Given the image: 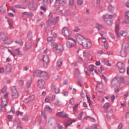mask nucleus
Masks as SVG:
<instances>
[{"label":"nucleus","mask_w":129,"mask_h":129,"mask_svg":"<svg viewBox=\"0 0 129 129\" xmlns=\"http://www.w3.org/2000/svg\"><path fill=\"white\" fill-rule=\"evenodd\" d=\"M26 48L27 50H29L32 48V43H30L29 42L26 43Z\"/></svg>","instance_id":"nucleus-36"},{"label":"nucleus","mask_w":129,"mask_h":129,"mask_svg":"<svg viewBox=\"0 0 129 129\" xmlns=\"http://www.w3.org/2000/svg\"><path fill=\"white\" fill-rule=\"evenodd\" d=\"M74 32H79L80 31V29L78 27H75L74 29Z\"/></svg>","instance_id":"nucleus-53"},{"label":"nucleus","mask_w":129,"mask_h":129,"mask_svg":"<svg viewBox=\"0 0 129 129\" xmlns=\"http://www.w3.org/2000/svg\"><path fill=\"white\" fill-rule=\"evenodd\" d=\"M41 10H42V11H44L45 13H46V8L44 6H41L40 7Z\"/></svg>","instance_id":"nucleus-63"},{"label":"nucleus","mask_w":129,"mask_h":129,"mask_svg":"<svg viewBox=\"0 0 129 129\" xmlns=\"http://www.w3.org/2000/svg\"><path fill=\"white\" fill-rule=\"evenodd\" d=\"M84 57H86V59L88 60V61H91V59L92 57H91V54L90 52L84 51L83 52Z\"/></svg>","instance_id":"nucleus-7"},{"label":"nucleus","mask_w":129,"mask_h":129,"mask_svg":"<svg viewBox=\"0 0 129 129\" xmlns=\"http://www.w3.org/2000/svg\"><path fill=\"white\" fill-rule=\"evenodd\" d=\"M73 122V120H68L66 123V127H67V126H69V125H71V124H72Z\"/></svg>","instance_id":"nucleus-35"},{"label":"nucleus","mask_w":129,"mask_h":129,"mask_svg":"<svg viewBox=\"0 0 129 129\" xmlns=\"http://www.w3.org/2000/svg\"><path fill=\"white\" fill-rule=\"evenodd\" d=\"M42 3L43 4V6L45 7H47L49 5V2H48V0H43Z\"/></svg>","instance_id":"nucleus-41"},{"label":"nucleus","mask_w":129,"mask_h":129,"mask_svg":"<svg viewBox=\"0 0 129 129\" xmlns=\"http://www.w3.org/2000/svg\"><path fill=\"white\" fill-rule=\"evenodd\" d=\"M120 35H121V36H122V37H126L127 33L126 32H122V33H120Z\"/></svg>","instance_id":"nucleus-47"},{"label":"nucleus","mask_w":129,"mask_h":129,"mask_svg":"<svg viewBox=\"0 0 129 129\" xmlns=\"http://www.w3.org/2000/svg\"><path fill=\"white\" fill-rule=\"evenodd\" d=\"M34 99H35V96H34V95H32L31 96H30L29 97V101H28L26 103H30V102H31V101H33V100H34Z\"/></svg>","instance_id":"nucleus-29"},{"label":"nucleus","mask_w":129,"mask_h":129,"mask_svg":"<svg viewBox=\"0 0 129 129\" xmlns=\"http://www.w3.org/2000/svg\"><path fill=\"white\" fill-rule=\"evenodd\" d=\"M70 103L72 104V105H74V99H73V98H71L70 100Z\"/></svg>","instance_id":"nucleus-51"},{"label":"nucleus","mask_w":129,"mask_h":129,"mask_svg":"<svg viewBox=\"0 0 129 129\" xmlns=\"http://www.w3.org/2000/svg\"><path fill=\"white\" fill-rule=\"evenodd\" d=\"M1 110L2 112H5L6 111V107L1 106Z\"/></svg>","instance_id":"nucleus-57"},{"label":"nucleus","mask_w":129,"mask_h":129,"mask_svg":"<svg viewBox=\"0 0 129 129\" xmlns=\"http://www.w3.org/2000/svg\"><path fill=\"white\" fill-rule=\"evenodd\" d=\"M56 115L57 116H59V117H62L63 118H65V117L68 116V115L63 111L56 113Z\"/></svg>","instance_id":"nucleus-11"},{"label":"nucleus","mask_w":129,"mask_h":129,"mask_svg":"<svg viewBox=\"0 0 129 129\" xmlns=\"http://www.w3.org/2000/svg\"><path fill=\"white\" fill-rule=\"evenodd\" d=\"M37 8H38V4H34L33 3L32 6L30 7V10H31V11H35L36 10V9H37Z\"/></svg>","instance_id":"nucleus-24"},{"label":"nucleus","mask_w":129,"mask_h":129,"mask_svg":"<svg viewBox=\"0 0 129 129\" xmlns=\"http://www.w3.org/2000/svg\"><path fill=\"white\" fill-rule=\"evenodd\" d=\"M104 20L106 22L107 25H108L109 26H111V25H112V20L110 19L107 20L106 18H104Z\"/></svg>","instance_id":"nucleus-31"},{"label":"nucleus","mask_w":129,"mask_h":129,"mask_svg":"<svg viewBox=\"0 0 129 129\" xmlns=\"http://www.w3.org/2000/svg\"><path fill=\"white\" fill-rule=\"evenodd\" d=\"M108 10L109 13H110L111 12H113V11H114V7H113V6H112V5L110 4L108 6Z\"/></svg>","instance_id":"nucleus-34"},{"label":"nucleus","mask_w":129,"mask_h":129,"mask_svg":"<svg viewBox=\"0 0 129 129\" xmlns=\"http://www.w3.org/2000/svg\"><path fill=\"white\" fill-rule=\"evenodd\" d=\"M55 105H56V106H60V101L59 100H56L55 102Z\"/></svg>","instance_id":"nucleus-50"},{"label":"nucleus","mask_w":129,"mask_h":129,"mask_svg":"<svg viewBox=\"0 0 129 129\" xmlns=\"http://www.w3.org/2000/svg\"><path fill=\"white\" fill-rule=\"evenodd\" d=\"M62 34L65 37H70L72 35V32L71 31L68 30L66 27H63L62 30Z\"/></svg>","instance_id":"nucleus-4"},{"label":"nucleus","mask_w":129,"mask_h":129,"mask_svg":"<svg viewBox=\"0 0 129 129\" xmlns=\"http://www.w3.org/2000/svg\"><path fill=\"white\" fill-rule=\"evenodd\" d=\"M78 105H79V104H76L75 105V106L73 107L74 111H76V110H77V108Z\"/></svg>","instance_id":"nucleus-49"},{"label":"nucleus","mask_w":129,"mask_h":129,"mask_svg":"<svg viewBox=\"0 0 129 129\" xmlns=\"http://www.w3.org/2000/svg\"><path fill=\"white\" fill-rule=\"evenodd\" d=\"M83 4V0H78V6H81Z\"/></svg>","instance_id":"nucleus-48"},{"label":"nucleus","mask_w":129,"mask_h":129,"mask_svg":"<svg viewBox=\"0 0 129 129\" xmlns=\"http://www.w3.org/2000/svg\"><path fill=\"white\" fill-rule=\"evenodd\" d=\"M62 66V61L60 60H57L56 62V69H58V68H60Z\"/></svg>","instance_id":"nucleus-32"},{"label":"nucleus","mask_w":129,"mask_h":129,"mask_svg":"<svg viewBox=\"0 0 129 129\" xmlns=\"http://www.w3.org/2000/svg\"><path fill=\"white\" fill-rule=\"evenodd\" d=\"M89 67H91L89 69L90 72H93L94 71V66L93 64H90Z\"/></svg>","instance_id":"nucleus-38"},{"label":"nucleus","mask_w":129,"mask_h":129,"mask_svg":"<svg viewBox=\"0 0 129 129\" xmlns=\"http://www.w3.org/2000/svg\"><path fill=\"white\" fill-rule=\"evenodd\" d=\"M37 85L39 88H45V81L43 79H40L38 80Z\"/></svg>","instance_id":"nucleus-6"},{"label":"nucleus","mask_w":129,"mask_h":129,"mask_svg":"<svg viewBox=\"0 0 129 129\" xmlns=\"http://www.w3.org/2000/svg\"><path fill=\"white\" fill-rule=\"evenodd\" d=\"M27 37L29 39H32L33 38V32L30 31L27 34Z\"/></svg>","instance_id":"nucleus-40"},{"label":"nucleus","mask_w":129,"mask_h":129,"mask_svg":"<svg viewBox=\"0 0 129 129\" xmlns=\"http://www.w3.org/2000/svg\"><path fill=\"white\" fill-rule=\"evenodd\" d=\"M16 53L17 55H21V48H17L16 49Z\"/></svg>","instance_id":"nucleus-44"},{"label":"nucleus","mask_w":129,"mask_h":129,"mask_svg":"<svg viewBox=\"0 0 129 129\" xmlns=\"http://www.w3.org/2000/svg\"><path fill=\"white\" fill-rule=\"evenodd\" d=\"M96 6L97 7H99V6H100V0H97Z\"/></svg>","instance_id":"nucleus-61"},{"label":"nucleus","mask_w":129,"mask_h":129,"mask_svg":"<svg viewBox=\"0 0 129 129\" xmlns=\"http://www.w3.org/2000/svg\"><path fill=\"white\" fill-rule=\"evenodd\" d=\"M69 5L71 6H73V4H74V0H69Z\"/></svg>","instance_id":"nucleus-59"},{"label":"nucleus","mask_w":129,"mask_h":129,"mask_svg":"<svg viewBox=\"0 0 129 129\" xmlns=\"http://www.w3.org/2000/svg\"><path fill=\"white\" fill-rule=\"evenodd\" d=\"M0 40H2L4 44L9 45V41H8V35L5 33H0Z\"/></svg>","instance_id":"nucleus-3"},{"label":"nucleus","mask_w":129,"mask_h":129,"mask_svg":"<svg viewBox=\"0 0 129 129\" xmlns=\"http://www.w3.org/2000/svg\"><path fill=\"white\" fill-rule=\"evenodd\" d=\"M68 48H76V45L73 44L72 42L69 41L67 43Z\"/></svg>","instance_id":"nucleus-21"},{"label":"nucleus","mask_w":129,"mask_h":129,"mask_svg":"<svg viewBox=\"0 0 129 129\" xmlns=\"http://www.w3.org/2000/svg\"><path fill=\"white\" fill-rule=\"evenodd\" d=\"M52 46L53 47V50L55 51L56 53H60L62 51V49H63V45L62 44H57L56 42L53 43Z\"/></svg>","instance_id":"nucleus-1"},{"label":"nucleus","mask_w":129,"mask_h":129,"mask_svg":"<svg viewBox=\"0 0 129 129\" xmlns=\"http://www.w3.org/2000/svg\"><path fill=\"white\" fill-rule=\"evenodd\" d=\"M119 24H117L115 26V33L117 36V37H119V34H118V31H119Z\"/></svg>","instance_id":"nucleus-27"},{"label":"nucleus","mask_w":129,"mask_h":129,"mask_svg":"<svg viewBox=\"0 0 129 129\" xmlns=\"http://www.w3.org/2000/svg\"><path fill=\"white\" fill-rule=\"evenodd\" d=\"M15 43H16V44H21V43H22V39H19L15 41Z\"/></svg>","instance_id":"nucleus-54"},{"label":"nucleus","mask_w":129,"mask_h":129,"mask_svg":"<svg viewBox=\"0 0 129 129\" xmlns=\"http://www.w3.org/2000/svg\"><path fill=\"white\" fill-rule=\"evenodd\" d=\"M68 40H71V41H73L75 44H76V40L75 39L72 38V37H69L68 38Z\"/></svg>","instance_id":"nucleus-55"},{"label":"nucleus","mask_w":129,"mask_h":129,"mask_svg":"<svg viewBox=\"0 0 129 129\" xmlns=\"http://www.w3.org/2000/svg\"><path fill=\"white\" fill-rule=\"evenodd\" d=\"M14 121H15V122H17V123L19 125L21 124V123H22V122H21V121H20V120L19 119H15L14 120Z\"/></svg>","instance_id":"nucleus-56"},{"label":"nucleus","mask_w":129,"mask_h":129,"mask_svg":"<svg viewBox=\"0 0 129 129\" xmlns=\"http://www.w3.org/2000/svg\"><path fill=\"white\" fill-rule=\"evenodd\" d=\"M51 88L52 90H53V91L55 92V93H59V92H60V90H59V88L54 86V85H51Z\"/></svg>","instance_id":"nucleus-17"},{"label":"nucleus","mask_w":129,"mask_h":129,"mask_svg":"<svg viewBox=\"0 0 129 129\" xmlns=\"http://www.w3.org/2000/svg\"><path fill=\"white\" fill-rule=\"evenodd\" d=\"M34 76H37V77H41V74L42 73V71L40 70H37L34 72Z\"/></svg>","instance_id":"nucleus-15"},{"label":"nucleus","mask_w":129,"mask_h":129,"mask_svg":"<svg viewBox=\"0 0 129 129\" xmlns=\"http://www.w3.org/2000/svg\"><path fill=\"white\" fill-rule=\"evenodd\" d=\"M47 41L48 43H52V46H53V44H55V40H53V37H47Z\"/></svg>","instance_id":"nucleus-28"},{"label":"nucleus","mask_w":129,"mask_h":129,"mask_svg":"<svg viewBox=\"0 0 129 129\" xmlns=\"http://www.w3.org/2000/svg\"><path fill=\"white\" fill-rule=\"evenodd\" d=\"M102 63H103L104 65H106V66H108L109 67H110V66H111V64L109 63V61L108 60L105 61V60H103L102 61Z\"/></svg>","instance_id":"nucleus-30"},{"label":"nucleus","mask_w":129,"mask_h":129,"mask_svg":"<svg viewBox=\"0 0 129 129\" xmlns=\"http://www.w3.org/2000/svg\"><path fill=\"white\" fill-rule=\"evenodd\" d=\"M48 123L49 125H55L57 123V122L55 119H50L48 120Z\"/></svg>","instance_id":"nucleus-16"},{"label":"nucleus","mask_w":129,"mask_h":129,"mask_svg":"<svg viewBox=\"0 0 129 129\" xmlns=\"http://www.w3.org/2000/svg\"><path fill=\"white\" fill-rule=\"evenodd\" d=\"M6 11H7V5H2L0 7V12L2 14H4L6 13Z\"/></svg>","instance_id":"nucleus-18"},{"label":"nucleus","mask_w":129,"mask_h":129,"mask_svg":"<svg viewBox=\"0 0 129 129\" xmlns=\"http://www.w3.org/2000/svg\"><path fill=\"white\" fill-rule=\"evenodd\" d=\"M12 96L13 99H18L20 96L19 95V93H18L17 90H15V91H12Z\"/></svg>","instance_id":"nucleus-8"},{"label":"nucleus","mask_w":129,"mask_h":129,"mask_svg":"<svg viewBox=\"0 0 129 129\" xmlns=\"http://www.w3.org/2000/svg\"><path fill=\"white\" fill-rule=\"evenodd\" d=\"M56 4H59L62 7L66 5V0H55Z\"/></svg>","instance_id":"nucleus-13"},{"label":"nucleus","mask_w":129,"mask_h":129,"mask_svg":"<svg viewBox=\"0 0 129 129\" xmlns=\"http://www.w3.org/2000/svg\"><path fill=\"white\" fill-rule=\"evenodd\" d=\"M12 96L13 99H18L20 96L19 95V93H18L17 90H15V91H12Z\"/></svg>","instance_id":"nucleus-9"},{"label":"nucleus","mask_w":129,"mask_h":129,"mask_svg":"<svg viewBox=\"0 0 129 129\" xmlns=\"http://www.w3.org/2000/svg\"><path fill=\"white\" fill-rule=\"evenodd\" d=\"M128 47H129L128 43L125 42L124 43H123L122 46V49H124L123 50H125V51H126Z\"/></svg>","instance_id":"nucleus-23"},{"label":"nucleus","mask_w":129,"mask_h":129,"mask_svg":"<svg viewBox=\"0 0 129 129\" xmlns=\"http://www.w3.org/2000/svg\"><path fill=\"white\" fill-rule=\"evenodd\" d=\"M44 111V112H46V111H49V112H52V110L50 106H49L48 105H46L45 106Z\"/></svg>","instance_id":"nucleus-20"},{"label":"nucleus","mask_w":129,"mask_h":129,"mask_svg":"<svg viewBox=\"0 0 129 129\" xmlns=\"http://www.w3.org/2000/svg\"><path fill=\"white\" fill-rule=\"evenodd\" d=\"M50 60V58L47 55H44L42 59V61H44V64H48L49 61Z\"/></svg>","instance_id":"nucleus-14"},{"label":"nucleus","mask_w":129,"mask_h":129,"mask_svg":"<svg viewBox=\"0 0 129 129\" xmlns=\"http://www.w3.org/2000/svg\"><path fill=\"white\" fill-rule=\"evenodd\" d=\"M76 39L78 41V42H79V43L80 44H81V43L85 39V38H84V37H83V36H81V35L79 34H77L76 35Z\"/></svg>","instance_id":"nucleus-10"},{"label":"nucleus","mask_w":129,"mask_h":129,"mask_svg":"<svg viewBox=\"0 0 129 129\" xmlns=\"http://www.w3.org/2000/svg\"><path fill=\"white\" fill-rule=\"evenodd\" d=\"M96 27H97V29L99 30H102V29H103L102 25H100L99 24H96Z\"/></svg>","instance_id":"nucleus-43"},{"label":"nucleus","mask_w":129,"mask_h":129,"mask_svg":"<svg viewBox=\"0 0 129 129\" xmlns=\"http://www.w3.org/2000/svg\"><path fill=\"white\" fill-rule=\"evenodd\" d=\"M40 77H42L45 80H47L49 79V76L48 75V73L41 71V74Z\"/></svg>","instance_id":"nucleus-12"},{"label":"nucleus","mask_w":129,"mask_h":129,"mask_svg":"<svg viewBox=\"0 0 129 129\" xmlns=\"http://www.w3.org/2000/svg\"><path fill=\"white\" fill-rule=\"evenodd\" d=\"M125 19L127 21H129V12L125 13Z\"/></svg>","instance_id":"nucleus-46"},{"label":"nucleus","mask_w":129,"mask_h":129,"mask_svg":"<svg viewBox=\"0 0 129 129\" xmlns=\"http://www.w3.org/2000/svg\"><path fill=\"white\" fill-rule=\"evenodd\" d=\"M46 23L48 25H49V26H54V25H55V24H56L57 21H54V20H50L48 19V20L47 21Z\"/></svg>","instance_id":"nucleus-19"},{"label":"nucleus","mask_w":129,"mask_h":129,"mask_svg":"<svg viewBox=\"0 0 129 129\" xmlns=\"http://www.w3.org/2000/svg\"><path fill=\"white\" fill-rule=\"evenodd\" d=\"M7 118H8V119H13V116L9 114L7 115Z\"/></svg>","instance_id":"nucleus-62"},{"label":"nucleus","mask_w":129,"mask_h":129,"mask_svg":"<svg viewBox=\"0 0 129 129\" xmlns=\"http://www.w3.org/2000/svg\"><path fill=\"white\" fill-rule=\"evenodd\" d=\"M5 71L8 74H11L12 73V67L11 66H7Z\"/></svg>","instance_id":"nucleus-22"},{"label":"nucleus","mask_w":129,"mask_h":129,"mask_svg":"<svg viewBox=\"0 0 129 129\" xmlns=\"http://www.w3.org/2000/svg\"><path fill=\"white\" fill-rule=\"evenodd\" d=\"M117 66L119 68L120 73H124L125 72V68H124V63L121 62H118L117 63Z\"/></svg>","instance_id":"nucleus-5"},{"label":"nucleus","mask_w":129,"mask_h":129,"mask_svg":"<svg viewBox=\"0 0 129 129\" xmlns=\"http://www.w3.org/2000/svg\"><path fill=\"white\" fill-rule=\"evenodd\" d=\"M112 18H113V15H108V14H106L105 16V19H112Z\"/></svg>","instance_id":"nucleus-39"},{"label":"nucleus","mask_w":129,"mask_h":129,"mask_svg":"<svg viewBox=\"0 0 129 129\" xmlns=\"http://www.w3.org/2000/svg\"><path fill=\"white\" fill-rule=\"evenodd\" d=\"M8 103V100L6 98H2V104L4 105V106H7Z\"/></svg>","instance_id":"nucleus-26"},{"label":"nucleus","mask_w":129,"mask_h":129,"mask_svg":"<svg viewBox=\"0 0 129 129\" xmlns=\"http://www.w3.org/2000/svg\"><path fill=\"white\" fill-rule=\"evenodd\" d=\"M16 9H23V5L21 4H16L15 5Z\"/></svg>","instance_id":"nucleus-42"},{"label":"nucleus","mask_w":129,"mask_h":129,"mask_svg":"<svg viewBox=\"0 0 129 129\" xmlns=\"http://www.w3.org/2000/svg\"><path fill=\"white\" fill-rule=\"evenodd\" d=\"M120 56L122 57H126V53H125V50L124 49H122V50L120 52Z\"/></svg>","instance_id":"nucleus-33"},{"label":"nucleus","mask_w":129,"mask_h":129,"mask_svg":"<svg viewBox=\"0 0 129 129\" xmlns=\"http://www.w3.org/2000/svg\"><path fill=\"white\" fill-rule=\"evenodd\" d=\"M56 11H59L60 10V5L59 4H56L55 7Z\"/></svg>","instance_id":"nucleus-45"},{"label":"nucleus","mask_w":129,"mask_h":129,"mask_svg":"<svg viewBox=\"0 0 129 129\" xmlns=\"http://www.w3.org/2000/svg\"><path fill=\"white\" fill-rule=\"evenodd\" d=\"M91 129H97V126L94 124L91 127Z\"/></svg>","instance_id":"nucleus-64"},{"label":"nucleus","mask_w":129,"mask_h":129,"mask_svg":"<svg viewBox=\"0 0 129 129\" xmlns=\"http://www.w3.org/2000/svg\"><path fill=\"white\" fill-rule=\"evenodd\" d=\"M104 108H105V109H107L108 108V107H110V104H109V103L107 102L106 103L104 106H103Z\"/></svg>","instance_id":"nucleus-37"},{"label":"nucleus","mask_w":129,"mask_h":129,"mask_svg":"<svg viewBox=\"0 0 129 129\" xmlns=\"http://www.w3.org/2000/svg\"><path fill=\"white\" fill-rule=\"evenodd\" d=\"M102 78H103L105 82H107V79L106 78V77L104 76V75H102Z\"/></svg>","instance_id":"nucleus-58"},{"label":"nucleus","mask_w":129,"mask_h":129,"mask_svg":"<svg viewBox=\"0 0 129 129\" xmlns=\"http://www.w3.org/2000/svg\"><path fill=\"white\" fill-rule=\"evenodd\" d=\"M80 44H82L84 49H88L89 48H90L92 45L90 41H89L87 39H84L82 42L80 43Z\"/></svg>","instance_id":"nucleus-2"},{"label":"nucleus","mask_w":129,"mask_h":129,"mask_svg":"<svg viewBox=\"0 0 129 129\" xmlns=\"http://www.w3.org/2000/svg\"><path fill=\"white\" fill-rule=\"evenodd\" d=\"M24 15L25 16H27V17H33V14L31 13V12H25L22 13V17H24Z\"/></svg>","instance_id":"nucleus-25"},{"label":"nucleus","mask_w":129,"mask_h":129,"mask_svg":"<svg viewBox=\"0 0 129 129\" xmlns=\"http://www.w3.org/2000/svg\"><path fill=\"white\" fill-rule=\"evenodd\" d=\"M120 81H121V82L122 83H124V82H125V81H124V77H120Z\"/></svg>","instance_id":"nucleus-52"},{"label":"nucleus","mask_w":129,"mask_h":129,"mask_svg":"<svg viewBox=\"0 0 129 129\" xmlns=\"http://www.w3.org/2000/svg\"><path fill=\"white\" fill-rule=\"evenodd\" d=\"M6 90H7V87L6 86L4 87V88L2 90V92L3 93H5L6 92Z\"/></svg>","instance_id":"nucleus-60"}]
</instances>
